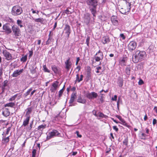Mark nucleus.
Returning <instances> with one entry per match:
<instances>
[{"mask_svg": "<svg viewBox=\"0 0 157 157\" xmlns=\"http://www.w3.org/2000/svg\"><path fill=\"white\" fill-rule=\"evenodd\" d=\"M146 52L144 51H135L132 57V60L135 63L144 60L146 57Z\"/></svg>", "mask_w": 157, "mask_h": 157, "instance_id": "1", "label": "nucleus"}, {"mask_svg": "<svg viewBox=\"0 0 157 157\" xmlns=\"http://www.w3.org/2000/svg\"><path fill=\"white\" fill-rule=\"evenodd\" d=\"M98 0H86L87 4L89 6L90 10L94 17L96 13L97 6L98 5Z\"/></svg>", "mask_w": 157, "mask_h": 157, "instance_id": "2", "label": "nucleus"}, {"mask_svg": "<svg viewBox=\"0 0 157 157\" xmlns=\"http://www.w3.org/2000/svg\"><path fill=\"white\" fill-rule=\"evenodd\" d=\"M22 8L19 6H13L12 9L11 13L14 16H17L21 14L22 12Z\"/></svg>", "mask_w": 157, "mask_h": 157, "instance_id": "3", "label": "nucleus"}, {"mask_svg": "<svg viewBox=\"0 0 157 157\" xmlns=\"http://www.w3.org/2000/svg\"><path fill=\"white\" fill-rule=\"evenodd\" d=\"M2 53L4 59L7 61H11L13 59L12 54L6 50H3Z\"/></svg>", "mask_w": 157, "mask_h": 157, "instance_id": "4", "label": "nucleus"}, {"mask_svg": "<svg viewBox=\"0 0 157 157\" xmlns=\"http://www.w3.org/2000/svg\"><path fill=\"white\" fill-rule=\"evenodd\" d=\"M71 27L68 25H66L64 29L63 33L65 34V36L68 39L71 33Z\"/></svg>", "mask_w": 157, "mask_h": 157, "instance_id": "5", "label": "nucleus"}, {"mask_svg": "<svg viewBox=\"0 0 157 157\" xmlns=\"http://www.w3.org/2000/svg\"><path fill=\"white\" fill-rule=\"evenodd\" d=\"M59 134V132L57 130L54 129L52 132L48 133L47 137V139L49 140L54 136H58Z\"/></svg>", "mask_w": 157, "mask_h": 157, "instance_id": "6", "label": "nucleus"}, {"mask_svg": "<svg viewBox=\"0 0 157 157\" xmlns=\"http://www.w3.org/2000/svg\"><path fill=\"white\" fill-rule=\"evenodd\" d=\"M86 97L91 100L96 98L98 96L97 94L95 92H88L86 94Z\"/></svg>", "mask_w": 157, "mask_h": 157, "instance_id": "7", "label": "nucleus"}, {"mask_svg": "<svg viewBox=\"0 0 157 157\" xmlns=\"http://www.w3.org/2000/svg\"><path fill=\"white\" fill-rule=\"evenodd\" d=\"M13 32L15 36H19L21 35V31L19 28L16 25H13L12 27Z\"/></svg>", "mask_w": 157, "mask_h": 157, "instance_id": "8", "label": "nucleus"}, {"mask_svg": "<svg viewBox=\"0 0 157 157\" xmlns=\"http://www.w3.org/2000/svg\"><path fill=\"white\" fill-rule=\"evenodd\" d=\"M3 29L4 32L7 34H10L12 32L11 29L9 24H6L4 25L3 26Z\"/></svg>", "mask_w": 157, "mask_h": 157, "instance_id": "9", "label": "nucleus"}, {"mask_svg": "<svg viewBox=\"0 0 157 157\" xmlns=\"http://www.w3.org/2000/svg\"><path fill=\"white\" fill-rule=\"evenodd\" d=\"M137 46V44L136 42L132 41L130 42L128 45V49L130 52H132L135 50Z\"/></svg>", "mask_w": 157, "mask_h": 157, "instance_id": "10", "label": "nucleus"}, {"mask_svg": "<svg viewBox=\"0 0 157 157\" xmlns=\"http://www.w3.org/2000/svg\"><path fill=\"white\" fill-rule=\"evenodd\" d=\"M65 68L67 70V71H69L72 66V63L70 61V58H69L65 62Z\"/></svg>", "mask_w": 157, "mask_h": 157, "instance_id": "11", "label": "nucleus"}, {"mask_svg": "<svg viewBox=\"0 0 157 157\" xmlns=\"http://www.w3.org/2000/svg\"><path fill=\"white\" fill-rule=\"evenodd\" d=\"M23 71V69H21L20 70H17L16 71H15L12 76L13 77H16L18 75H20L21 73Z\"/></svg>", "mask_w": 157, "mask_h": 157, "instance_id": "12", "label": "nucleus"}, {"mask_svg": "<svg viewBox=\"0 0 157 157\" xmlns=\"http://www.w3.org/2000/svg\"><path fill=\"white\" fill-rule=\"evenodd\" d=\"M58 84V82L57 81L53 83L50 89L52 92H54L55 91L57 87Z\"/></svg>", "mask_w": 157, "mask_h": 157, "instance_id": "13", "label": "nucleus"}, {"mask_svg": "<svg viewBox=\"0 0 157 157\" xmlns=\"http://www.w3.org/2000/svg\"><path fill=\"white\" fill-rule=\"evenodd\" d=\"M117 17L116 16H113L111 18V21L113 24L115 26L117 25L118 24V22L117 19Z\"/></svg>", "mask_w": 157, "mask_h": 157, "instance_id": "14", "label": "nucleus"}, {"mask_svg": "<svg viewBox=\"0 0 157 157\" xmlns=\"http://www.w3.org/2000/svg\"><path fill=\"white\" fill-rule=\"evenodd\" d=\"M35 64H35H32L30 65V67L29 68L30 71H31V73L33 74H34L36 73V67H35Z\"/></svg>", "mask_w": 157, "mask_h": 157, "instance_id": "15", "label": "nucleus"}, {"mask_svg": "<svg viewBox=\"0 0 157 157\" xmlns=\"http://www.w3.org/2000/svg\"><path fill=\"white\" fill-rule=\"evenodd\" d=\"M76 93H73L71 95V98L69 101V103H72L74 101L75 99H76Z\"/></svg>", "mask_w": 157, "mask_h": 157, "instance_id": "16", "label": "nucleus"}, {"mask_svg": "<svg viewBox=\"0 0 157 157\" xmlns=\"http://www.w3.org/2000/svg\"><path fill=\"white\" fill-rule=\"evenodd\" d=\"M51 68L55 74H58L59 73V71L56 65H53L52 66Z\"/></svg>", "mask_w": 157, "mask_h": 157, "instance_id": "17", "label": "nucleus"}, {"mask_svg": "<svg viewBox=\"0 0 157 157\" xmlns=\"http://www.w3.org/2000/svg\"><path fill=\"white\" fill-rule=\"evenodd\" d=\"M109 41V38L107 36H105L102 38V42L104 44L108 43Z\"/></svg>", "mask_w": 157, "mask_h": 157, "instance_id": "18", "label": "nucleus"}, {"mask_svg": "<svg viewBox=\"0 0 157 157\" xmlns=\"http://www.w3.org/2000/svg\"><path fill=\"white\" fill-rule=\"evenodd\" d=\"M30 118L29 117H26V118L23 121L22 126L25 127L29 124Z\"/></svg>", "mask_w": 157, "mask_h": 157, "instance_id": "19", "label": "nucleus"}, {"mask_svg": "<svg viewBox=\"0 0 157 157\" xmlns=\"http://www.w3.org/2000/svg\"><path fill=\"white\" fill-rule=\"evenodd\" d=\"M126 63V59L124 58H123L120 60L119 61L120 64L122 66H124L125 65Z\"/></svg>", "mask_w": 157, "mask_h": 157, "instance_id": "20", "label": "nucleus"}, {"mask_svg": "<svg viewBox=\"0 0 157 157\" xmlns=\"http://www.w3.org/2000/svg\"><path fill=\"white\" fill-rule=\"evenodd\" d=\"M35 22H40L43 23L44 21V20L43 18H33Z\"/></svg>", "mask_w": 157, "mask_h": 157, "instance_id": "21", "label": "nucleus"}, {"mask_svg": "<svg viewBox=\"0 0 157 157\" xmlns=\"http://www.w3.org/2000/svg\"><path fill=\"white\" fill-rule=\"evenodd\" d=\"M26 113L25 115L26 117H29L30 118V114L31 113L32 111V109L30 107L26 109Z\"/></svg>", "mask_w": 157, "mask_h": 157, "instance_id": "22", "label": "nucleus"}, {"mask_svg": "<svg viewBox=\"0 0 157 157\" xmlns=\"http://www.w3.org/2000/svg\"><path fill=\"white\" fill-rule=\"evenodd\" d=\"M83 75H80V78H79V75L78 74H77L76 75V77L75 81H78V82H80L82 80Z\"/></svg>", "mask_w": 157, "mask_h": 157, "instance_id": "23", "label": "nucleus"}, {"mask_svg": "<svg viewBox=\"0 0 157 157\" xmlns=\"http://www.w3.org/2000/svg\"><path fill=\"white\" fill-rule=\"evenodd\" d=\"M17 97V98L18 99H19L21 97V96L19 95V96H18L17 94H15V95H14V96H12L9 99V100L10 101H14L15 100L16 98Z\"/></svg>", "mask_w": 157, "mask_h": 157, "instance_id": "24", "label": "nucleus"}, {"mask_svg": "<svg viewBox=\"0 0 157 157\" xmlns=\"http://www.w3.org/2000/svg\"><path fill=\"white\" fill-rule=\"evenodd\" d=\"M77 102L85 104L86 103V100L85 99H82L80 97L77 100Z\"/></svg>", "mask_w": 157, "mask_h": 157, "instance_id": "25", "label": "nucleus"}, {"mask_svg": "<svg viewBox=\"0 0 157 157\" xmlns=\"http://www.w3.org/2000/svg\"><path fill=\"white\" fill-rule=\"evenodd\" d=\"M95 56L102 58H103V53L100 50H99L98 52L96 53Z\"/></svg>", "mask_w": 157, "mask_h": 157, "instance_id": "26", "label": "nucleus"}, {"mask_svg": "<svg viewBox=\"0 0 157 157\" xmlns=\"http://www.w3.org/2000/svg\"><path fill=\"white\" fill-rule=\"evenodd\" d=\"M9 138L8 136L7 137H3L2 140V143L4 144L6 143L9 142Z\"/></svg>", "mask_w": 157, "mask_h": 157, "instance_id": "27", "label": "nucleus"}, {"mask_svg": "<svg viewBox=\"0 0 157 157\" xmlns=\"http://www.w3.org/2000/svg\"><path fill=\"white\" fill-rule=\"evenodd\" d=\"M15 105V103L13 102H10L6 104L5 105V107H13Z\"/></svg>", "mask_w": 157, "mask_h": 157, "instance_id": "28", "label": "nucleus"}, {"mask_svg": "<svg viewBox=\"0 0 157 157\" xmlns=\"http://www.w3.org/2000/svg\"><path fill=\"white\" fill-rule=\"evenodd\" d=\"M46 125H41L39 126L38 128V130L42 131L44 128H46Z\"/></svg>", "mask_w": 157, "mask_h": 157, "instance_id": "29", "label": "nucleus"}, {"mask_svg": "<svg viewBox=\"0 0 157 157\" xmlns=\"http://www.w3.org/2000/svg\"><path fill=\"white\" fill-rule=\"evenodd\" d=\"M2 114L5 117H7L10 115V113L7 110H5Z\"/></svg>", "mask_w": 157, "mask_h": 157, "instance_id": "30", "label": "nucleus"}, {"mask_svg": "<svg viewBox=\"0 0 157 157\" xmlns=\"http://www.w3.org/2000/svg\"><path fill=\"white\" fill-rule=\"evenodd\" d=\"M17 25L20 27V28H21L23 27L22 23V21L21 20H17Z\"/></svg>", "mask_w": 157, "mask_h": 157, "instance_id": "31", "label": "nucleus"}, {"mask_svg": "<svg viewBox=\"0 0 157 157\" xmlns=\"http://www.w3.org/2000/svg\"><path fill=\"white\" fill-rule=\"evenodd\" d=\"M127 6V12H129L130 11L131 8V2H128L127 4H126Z\"/></svg>", "mask_w": 157, "mask_h": 157, "instance_id": "32", "label": "nucleus"}, {"mask_svg": "<svg viewBox=\"0 0 157 157\" xmlns=\"http://www.w3.org/2000/svg\"><path fill=\"white\" fill-rule=\"evenodd\" d=\"M120 12L123 14H127L129 12H127V9L125 10H124L123 8H121L120 10Z\"/></svg>", "mask_w": 157, "mask_h": 157, "instance_id": "33", "label": "nucleus"}, {"mask_svg": "<svg viewBox=\"0 0 157 157\" xmlns=\"http://www.w3.org/2000/svg\"><path fill=\"white\" fill-rule=\"evenodd\" d=\"M27 55H26L25 56H23L21 59V61L23 62H25L27 59Z\"/></svg>", "mask_w": 157, "mask_h": 157, "instance_id": "34", "label": "nucleus"}, {"mask_svg": "<svg viewBox=\"0 0 157 157\" xmlns=\"http://www.w3.org/2000/svg\"><path fill=\"white\" fill-rule=\"evenodd\" d=\"M43 70L45 72L50 73V71L49 70L47 67L45 65H43Z\"/></svg>", "mask_w": 157, "mask_h": 157, "instance_id": "35", "label": "nucleus"}, {"mask_svg": "<svg viewBox=\"0 0 157 157\" xmlns=\"http://www.w3.org/2000/svg\"><path fill=\"white\" fill-rule=\"evenodd\" d=\"M146 135L144 133H142L140 135V137L142 140H145L146 139Z\"/></svg>", "mask_w": 157, "mask_h": 157, "instance_id": "36", "label": "nucleus"}, {"mask_svg": "<svg viewBox=\"0 0 157 157\" xmlns=\"http://www.w3.org/2000/svg\"><path fill=\"white\" fill-rule=\"evenodd\" d=\"M52 38H50V37H49L48 38V40L46 41V44H49L52 42Z\"/></svg>", "mask_w": 157, "mask_h": 157, "instance_id": "37", "label": "nucleus"}, {"mask_svg": "<svg viewBox=\"0 0 157 157\" xmlns=\"http://www.w3.org/2000/svg\"><path fill=\"white\" fill-rule=\"evenodd\" d=\"M94 57L95 60L96 62L100 61L101 60H102L103 59V58H101L99 57H98L96 56H95Z\"/></svg>", "mask_w": 157, "mask_h": 157, "instance_id": "38", "label": "nucleus"}, {"mask_svg": "<svg viewBox=\"0 0 157 157\" xmlns=\"http://www.w3.org/2000/svg\"><path fill=\"white\" fill-rule=\"evenodd\" d=\"M123 143L124 144L127 146L128 144V137L126 138L123 141Z\"/></svg>", "mask_w": 157, "mask_h": 157, "instance_id": "39", "label": "nucleus"}, {"mask_svg": "<svg viewBox=\"0 0 157 157\" xmlns=\"http://www.w3.org/2000/svg\"><path fill=\"white\" fill-rule=\"evenodd\" d=\"M33 90L32 88H30L28 91H27L25 94V96H27L28 95L31 91Z\"/></svg>", "mask_w": 157, "mask_h": 157, "instance_id": "40", "label": "nucleus"}, {"mask_svg": "<svg viewBox=\"0 0 157 157\" xmlns=\"http://www.w3.org/2000/svg\"><path fill=\"white\" fill-rule=\"evenodd\" d=\"M64 91V89H62L59 91V98H60L62 95V94L63 93Z\"/></svg>", "mask_w": 157, "mask_h": 157, "instance_id": "41", "label": "nucleus"}, {"mask_svg": "<svg viewBox=\"0 0 157 157\" xmlns=\"http://www.w3.org/2000/svg\"><path fill=\"white\" fill-rule=\"evenodd\" d=\"M125 71H126V73L127 75H130V68H129L128 67H127L126 68Z\"/></svg>", "mask_w": 157, "mask_h": 157, "instance_id": "42", "label": "nucleus"}, {"mask_svg": "<svg viewBox=\"0 0 157 157\" xmlns=\"http://www.w3.org/2000/svg\"><path fill=\"white\" fill-rule=\"evenodd\" d=\"M119 86L120 87H122L123 85V81L122 79H121L119 80Z\"/></svg>", "mask_w": 157, "mask_h": 157, "instance_id": "43", "label": "nucleus"}, {"mask_svg": "<svg viewBox=\"0 0 157 157\" xmlns=\"http://www.w3.org/2000/svg\"><path fill=\"white\" fill-rule=\"evenodd\" d=\"M32 157H35L36 153V150L35 149H33L32 151Z\"/></svg>", "mask_w": 157, "mask_h": 157, "instance_id": "44", "label": "nucleus"}, {"mask_svg": "<svg viewBox=\"0 0 157 157\" xmlns=\"http://www.w3.org/2000/svg\"><path fill=\"white\" fill-rule=\"evenodd\" d=\"M90 40V38L89 36H88L86 39V42L87 44V45L88 46H89V41Z\"/></svg>", "mask_w": 157, "mask_h": 157, "instance_id": "45", "label": "nucleus"}, {"mask_svg": "<svg viewBox=\"0 0 157 157\" xmlns=\"http://www.w3.org/2000/svg\"><path fill=\"white\" fill-rule=\"evenodd\" d=\"M33 122H32L30 123V126L28 128V130H30L31 129V128H32V126L33 125Z\"/></svg>", "mask_w": 157, "mask_h": 157, "instance_id": "46", "label": "nucleus"}, {"mask_svg": "<svg viewBox=\"0 0 157 157\" xmlns=\"http://www.w3.org/2000/svg\"><path fill=\"white\" fill-rule=\"evenodd\" d=\"M120 37L123 40H124L125 38V36H124V34L122 33L120 34Z\"/></svg>", "mask_w": 157, "mask_h": 157, "instance_id": "47", "label": "nucleus"}, {"mask_svg": "<svg viewBox=\"0 0 157 157\" xmlns=\"http://www.w3.org/2000/svg\"><path fill=\"white\" fill-rule=\"evenodd\" d=\"M144 83V82L142 80L140 79L139 80L138 82V84L139 85H141Z\"/></svg>", "mask_w": 157, "mask_h": 157, "instance_id": "48", "label": "nucleus"}, {"mask_svg": "<svg viewBox=\"0 0 157 157\" xmlns=\"http://www.w3.org/2000/svg\"><path fill=\"white\" fill-rule=\"evenodd\" d=\"M64 12L65 13L68 14H70L71 13L70 11H69L68 9H66L65 10Z\"/></svg>", "mask_w": 157, "mask_h": 157, "instance_id": "49", "label": "nucleus"}, {"mask_svg": "<svg viewBox=\"0 0 157 157\" xmlns=\"http://www.w3.org/2000/svg\"><path fill=\"white\" fill-rule=\"evenodd\" d=\"M117 96L116 95H115L113 97H112V100L113 101H116Z\"/></svg>", "mask_w": 157, "mask_h": 157, "instance_id": "50", "label": "nucleus"}, {"mask_svg": "<svg viewBox=\"0 0 157 157\" xmlns=\"http://www.w3.org/2000/svg\"><path fill=\"white\" fill-rule=\"evenodd\" d=\"M120 121H121V122H122V123L124 125L125 124H126V122L123 119V118H121L120 120Z\"/></svg>", "mask_w": 157, "mask_h": 157, "instance_id": "51", "label": "nucleus"}, {"mask_svg": "<svg viewBox=\"0 0 157 157\" xmlns=\"http://www.w3.org/2000/svg\"><path fill=\"white\" fill-rule=\"evenodd\" d=\"M11 129V128L10 127H9L7 129L6 132V134L7 135L8 134L9 132Z\"/></svg>", "mask_w": 157, "mask_h": 157, "instance_id": "52", "label": "nucleus"}, {"mask_svg": "<svg viewBox=\"0 0 157 157\" xmlns=\"http://www.w3.org/2000/svg\"><path fill=\"white\" fill-rule=\"evenodd\" d=\"M113 128L116 132H117L118 130V128L117 127V126H113Z\"/></svg>", "mask_w": 157, "mask_h": 157, "instance_id": "53", "label": "nucleus"}, {"mask_svg": "<svg viewBox=\"0 0 157 157\" xmlns=\"http://www.w3.org/2000/svg\"><path fill=\"white\" fill-rule=\"evenodd\" d=\"M80 60V58L79 57H77L76 58V62L75 64L77 65L78 63V62Z\"/></svg>", "mask_w": 157, "mask_h": 157, "instance_id": "54", "label": "nucleus"}, {"mask_svg": "<svg viewBox=\"0 0 157 157\" xmlns=\"http://www.w3.org/2000/svg\"><path fill=\"white\" fill-rule=\"evenodd\" d=\"M8 81L7 80H5L4 81L3 86L4 87L6 86L7 85V83Z\"/></svg>", "mask_w": 157, "mask_h": 157, "instance_id": "55", "label": "nucleus"}, {"mask_svg": "<svg viewBox=\"0 0 157 157\" xmlns=\"http://www.w3.org/2000/svg\"><path fill=\"white\" fill-rule=\"evenodd\" d=\"M157 123V121L156 119H154L153 121V124L155 125Z\"/></svg>", "mask_w": 157, "mask_h": 157, "instance_id": "56", "label": "nucleus"}, {"mask_svg": "<svg viewBox=\"0 0 157 157\" xmlns=\"http://www.w3.org/2000/svg\"><path fill=\"white\" fill-rule=\"evenodd\" d=\"M79 132L78 131H77L76 132V134L79 137H82V135H79Z\"/></svg>", "mask_w": 157, "mask_h": 157, "instance_id": "57", "label": "nucleus"}, {"mask_svg": "<svg viewBox=\"0 0 157 157\" xmlns=\"http://www.w3.org/2000/svg\"><path fill=\"white\" fill-rule=\"evenodd\" d=\"M33 54V52L32 51H29V57H30Z\"/></svg>", "mask_w": 157, "mask_h": 157, "instance_id": "58", "label": "nucleus"}, {"mask_svg": "<svg viewBox=\"0 0 157 157\" xmlns=\"http://www.w3.org/2000/svg\"><path fill=\"white\" fill-rule=\"evenodd\" d=\"M116 117L117 118L120 120L122 118V117L121 116H119L118 115H116Z\"/></svg>", "mask_w": 157, "mask_h": 157, "instance_id": "59", "label": "nucleus"}, {"mask_svg": "<svg viewBox=\"0 0 157 157\" xmlns=\"http://www.w3.org/2000/svg\"><path fill=\"white\" fill-rule=\"evenodd\" d=\"M36 90H34L33 91H32L31 93L30 96H32V95H33L34 93L36 92Z\"/></svg>", "mask_w": 157, "mask_h": 157, "instance_id": "60", "label": "nucleus"}, {"mask_svg": "<svg viewBox=\"0 0 157 157\" xmlns=\"http://www.w3.org/2000/svg\"><path fill=\"white\" fill-rule=\"evenodd\" d=\"M147 119V117L146 114L144 118V120L145 121H146Z\"/></svg>", "mask_w": 157, "mask_h": 157, "instance_id": "61", "label": "nucleus"}, {"mask_svg": "<svg viewBox=\"0 0 157 157\" xmlns=\"http://www.w3.org/2000/svg\"><path fill=\"white\" fill-rule=\"evenodd\" d=\"M118 100L117 102V107H118V106H119V100H120V97H119L118 98Z\"/></svg>", "mask_w": 157, "mask_h": 157, "instance_id": "62", "label": "nucleus"}, {"mask_svg": "<svg viewBox=\"0 0 157 157\" xmlns=\"http://www.w3.org/2000/svg\"><path fill=\"white\" fill-rule=\"evenodd\" d=\"M154 110L157 113V107H155L154 108Z\"/></svg>", "mask_w": 157, "mask_h": 157, "instance_id": "63", "label": "nucleus"}, {"mask_svg": "<svg viewBox=\"0 0 157 157\" xmlns=\"http://www.w3.org/2000/svg\"><path fill=\"white\" fill-rule=\"evenodd\" d=\"M77 154V152L76 151L73 152H72V155H75Z\"/></svg>", "mask_w": 157, "mask_h": 157, "instance_id": "64", "label": "nucleus"}]
</instances>
